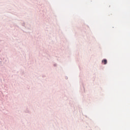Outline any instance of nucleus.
Instances as JSON below:
<instances>
[{
  "label": "nucleus",
  "mask_w": 130,
  "mask_h": 130,
  "mask_svg": "<svg viewBox=\"0 0 130 130\" xmlns=\"http://www.w3.org/2000/svg\"><path fill=\"white\" fill-rule=\"evenodd\" d=\"M102 62H104V64H106V63H107V60L106 59L103 60Z\"/></svg>",
  "instance_id": "obj_1"
}]
</instances>
